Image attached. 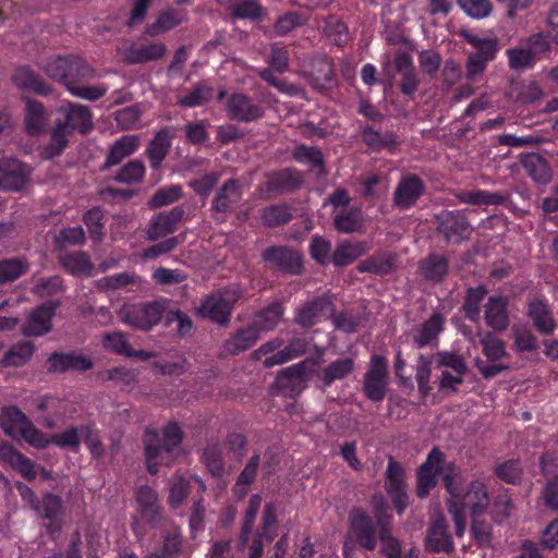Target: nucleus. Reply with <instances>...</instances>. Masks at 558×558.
Instances as JSON below:
<instances>
[{
    "instance_id": "f257e3e1",
    "label": "nucleus",
    "mask_w": 558,
    "mask_h": 558,
    "mask_svg": "<svg viewBox=\"0 0 558 558\" xmlns=\"http://www.w3.org/2000/svg\"><path fill=\"white\" fill-rule=\"evenodd\" d=\"M461 472L450 463L445 469L444 482L448 492V510L456 526L457 536L461 537L466 527V511L472 518L483 514L488 505L489 496L485 484L478 480L462 485Z\"/></svg>"
},
{
    "instance_id": "f03ea898",
    "label": "nucleus",
    "mask_w": 558,
    "mask_h": 558,
    "mask_svg": "<svg viewBox=\"0 0 558 558\" xmlns=\"http://www.w3.org/2000/svg\"><path fill=\"white\" fill-rule=\"evenodd\" d=\"M58 114L51 142L43 153L46 158L61 154L68 144V136L73 131L85 133L93 126L92 113L86 106L68 102L58 109Z\"/></svg>"
},
{
    "instance_id": "7ed1b4c3",
    "label": "nucleus",
    "mask_w": 558,
    "mask_h": 558,
    "mask_svg": "<svg viewBox=\"0 0 558 558\" xmlns=\"http://www.w3.org/2000/svg\"><path fill=\"white\" fill-rule=\"evenodd\" d=\"M182 440V430L177 423H169L162 430V445L156 432H147L144 437L147 468L149 473L156 474L158 468L171 462V451Z\"/></svg>"
},
{
    "instance_id": "20e7f679",
    "label": "nucleus",
    "mask_w": 558,
    "mask_h": 558,
    "mask_svg": "<svg viewBox=\"0 0 558 558\" xmlns=\"http://www.w3.org/2000/svg\"><path fill=\"white\" fill-rule=\"evenodd\" d=\"M166 310L163 302L125 304L118 312L120 320L138 330H149L156 326Z\"/></svg>"
},
{
    "instance_id": "39448f33",
    "label": "nucleus",
    "mask_w": 558,
    "mask_h": 558,
    "mask_svg": "<svg viewBox=\"0 0 558 558\" xmlns=\"http://www.w3.org/2000/svg\"><path fill=\"white\" fill-rule=\"evenodd\" d=\"M47 74L53 80L68 83L93 78L96 71L78 57H57L50 60L46 66Z\"/></svg>"
},
{
    "instance_id": "423d86ee",
    "label": "nucleus",
    "mask_w": 558,
    "mask_h": 558,
    "mask_svg": "<svg viewBox=\"0 0 558 558\" xmlns=\"http://www.w3.org/2000/svg\"><path fill=\"white\" fill-rule=\"evenodd\" d=\"M240 295L241 292L236 287L214 293L202 303L199 313L216 323L225 324L229 320L231 310Z\"/></svg>"
},
{
    "instance_id": "0eeeda50",
    "label": "nucleus",
    "mask_w": 558,
    "mask_h": 558,
    "mask_svg": "<svg viewBox=\"0 0 558 558\" xmlns=\"http://www.w3.org/2000/svg\"><path fill=\"white\" fill-rule=\"evenodd\" d=\"M33 405L40 411L51 412V416L43 421V424L48 428L72 421L77 411L74 402L50 395L34 398Z\"/></svg>"
},
{
    "instance_id": "6e6552de",
    "label": "nucleus",
    "mask_w": 558,
    "mask_h": 558,
    "mask_svg": "<svg viewBox=\"0 0 558 558\" xmlns=\"http://www.w3.org/2000/svg\"><path fill=\"white\" fill-rule=\"evenodd\" d=\"M483 352L493 364H488L482 360H476L475 365L485 378L494 377L495 375L508 369V366L501 363H496L507 355L505 343L493 333H485L481 339Z\"/></svg>"
},
{
    "instance_id": "1a4fd4ad",
    "label": "nucleus",
    "mask_w": 558,
    "mask_h": 558,
    "mask_svg": "<svg viewBox=\"0 0 558 558\" xmlns=\"http://www.w3.org/2000/svg\"><path fill=\"white\" fill-rule=\"evenodd\" d=\"M547 46L545 36L542 34L533 35L525 46L507 50L510 66L515 70L531 66L535 58L546 51Z\"/></svg>"
},
{
    "instance_id": "9d476101",
    "label": "nucleus",
    "mask_w": 558,
    "mask_h": 558,
    "mask_svg": "<svg viewBox=\"0 0 558 558\" xmlns=\"http://www.w3.org/2000/svg\"><path fill=\"white\" fill-rule=\"evenodd\" d=\"M29 178L27 167L16 159H0V190L20 191L24 187Z\"/></svg>"
},
{
    "instance_id": "9b49d317",
    "label": "nucleus",
    "mask_w": 558,
    "mask_h": 558,
    "mask_svg": "<svg viewBox=\"0 0 558 558\" xmlns=\"http://www.w3.org/2000/svg\"><path fill=\"white\" fill-rule=\"evenodd\" d=\"M57 307L58 303L50 301L34 310L27 316L22 329L23 333L29 337H38L49 332L51 329V319Z\"/></svg>"
},
{
    "instance_id": "f8f14e48",
    "label": "nucleus",
    "mask_w": 558,
    "mask_h": 558,
    "mask_svg": "<svg viewBox=\"0 0 558 558\" xmlns=\"http://www.w3.org/2000/svg\"><path fill=\"white\" fill-rule=\"evenodd\" d=\"M442 461V453L438 449H433L427 457V460L422 464L418 471L417 494L420 497L426 496L430 489L436 485V475L438 472L445 474L447 464L440 465Z\"/></svg>"
},
{
    "instance_id": "ddd939ff",
    "label": "nucleus",
    "mask_w": 558,
    "mask_h": 558,
    "mask_svg": "<svg viewBox=\"0 0 558 558\" xmlns=\"http://www.w3.org/2000/svg\"><path fill=\"white\" fill-rule=\"evenodd\" d=\"M387 385V368L383 357L375 356L372 360L371 369L365 379V391L372 400L379 401L384 398Z\"/></svg>"
},
{
    "instance_id": "4468645a",
    "label": "nucleus",
    "mask_w": 558,
    "mask_h": 558,
    "mask_svg": "<svg viewBox=\"0 0 558 558\" xmlns=\"http://www.w3.org/2000/svg\"><path fill=\"white\" fill-rule=\"evenodd\" d=\"M306 379L304 364H295L278 375L277 387L283 395L292 397L304 389Z\"/></svg>"
},
{
    "instance_id": "2eb2a0df",
    "label": "nucleus",
    "mask_w": 558,
    "mask_h": 558,
    "mask_svg": "<svg viewBox=\"0 0 558 558\" xmlns=\"http://www.w3.org/2000/svg\"><path fill=\"white\" fill-rule=\"evenodd\" d=\"M166 52L162 43L149 45L132 44L119 50L120 56L130 63L148 62L161 58Z\"/></svg>"
},
{
    "instance_id": "dca6fc26",
    "label": "nucleus",
    "mask_w": 558,
    "mask_h": 558,
    "mask_svg": "<svg viewBox=\"0 0 558 558\" xmlns=\"http://www.w3.org/2000/svg\"><path fill=\"white\" fill-rule=\"evenodd\" d=\"M541 468L545 475L553 476L543 492L545 505L558 509V458L553 453H545L541 460Z\"/></svg>"
},
{
    "instance_id": "f3484780",
    "label": "nucleus",
    "mask_w": 558,
    "mask_h": 558,
    "mask_svg": "<svg viewBox=\"0 0 558 558\" xmlns=\"http://www.w3.org/2000/svg\"><path fill=\"white\" fill-rule=\"evenodd\" d=\"M31 420L15 405H9L0 412V427L3 433L13 438L20 439Z\"/></svg>"
},
{
    "instance_id": "a211bd4d",
    "label": "nucleus",
    "mask_w": 558,
    "mask_h": 558,
    "mask_svg": "<svg viewBox=\"0 0 558 558\" xmlns=\"http://www.w3.org/2000/svg\"><path fill=\"white\" fill-rule=\"evenodd\" d=\"M269 266L288 272H298L301 269V256L296 251L286 247H272L264 253Z\"/></svg>"
},
{
    "instance_id": "6ab92c4d",
    "label": "nucleus",
    "mask_w": 558,
    "mask_h": 558,
    "mask_svg": "<svg viewBox=\"0 0 558 558\" xmlns=\"http://www.w3.org/2000/svg\"><path fill=\"white\" fill-rule=\"evenodd\" d=\"M227 109L231 118L240 121H253L263 116V109L243 94H233L228 100Z\"/></svg>"
},
{
    "instance_id": "aec40b11",
    "label": "nucleus",
    "mask_w": 558,
    "mask_h": 558,
    "mask_svg": "<svg viewBox=\"0 0 558 558\" xmlns=\"http://www.w3.org/2000/svg\"><path fill=\"white\" fill-rule=\"evenodd\" d=\"M445 318L438 314H433L426 322L417 326L412 332V339L417 348L436 344L438 335L444 327Z\"/></svg>"
},
{
    "instance_id": "412c9836",
    "label": "nucleus",
    "mask_w": 558,
    "mask_h": 558,
    "mask_svg": "<svg viewBox=\"0 0 558 558\" xmlns=\"http://www.w3.org/2000/svg\"><path fill=\"white\" fill-rule=\"evenodd\" d=\"M136 505L141 518L149 523H155L159 518L160 504L156 492L147 486H140L136 492Z\"/></svg>"
},
{
    "instance_id": "4be33fe9",
    "label": "nucleus",
    "mask_w": 558,
    "mask_h": 558,
    "mask_svg": "<svg viewBox=\"0 0 558 558\" xmlns=\"http://www.w3.org/2000/svg\"><path fill=\"white\" fill-rule=\"evenodd\" d=\"M485 320L486 324L497 331H502L507 328L508 313L507 301L500 296H490L485 304Z\"/></svg>"
},
{
    "instance_id": "5701e85b",
    "label": "nucleus",
    "mask_w": 558,
    "mask_h": 558,
    "mask_svg": "<svg viewBox=\"0 0 558 558\" xmlns=\"http://www.w3.org/2000/svg\"><path fill=\"white\" fill-rule=\"evenodd\" d=\"M423 191L424 185L422 181L414 175H408L399 183L396 190V204L403 208L410 207L422 195Z\"/></svg>"
},
{
    "instance_id": "b1692460",
    "label": "nucleus",
    "mask_w": 558,
    "mask_h": 558,
    "mask_svg": "<svg viewBox=\"0 0 558 558\" xmlns=\"http://www.w3.org/2000/svg\"><path fill=\"white\" fill-rule=\"evenodd\" d=\"M183 210L173 208L168 213H162L154 218L148 229V236L150 240H157L171 233L177 223L182 219Z\"/></svg>"
},
{
    "instance_id": "393cba45",
    "label": "nucleus",
    "mask_w": 558,
    "mask_h": 558,
    "mask_svg": "<svg viewBox=\"0 0 558 558\" xmlns=\"http://www.w3.org/2000/svg\"><path fill=\"white\" fill-rule=\"evenodd\" d=\"M48 363L51 372L86 371L93 365L86 356L70 353H53Z\"/></svg>"
},
{
    "instance_id": "a878e982",
    "label": "nucleus",
    "mask_w": 558,
    "mask_h": 558,
    "mask_svg": "<svg viewBox=\"0 0 558 558\" xmlns=\"http://www.w3.org/2000/svg\"><path fill=\"white\" fill-rule=\"evenodd\" d=\"M426 547L430 551H449L452 549V542L447 532V524L444 517L435 519L429 527Z\"/></svg>"
},
{
    "instance_id": "bb28decb",
    "label": "nucleus",
    "mask_w": 558,
    "mask_h": 558,
    "mask_svg": "<svg viewBox=\"0 0 558 558\" xmlns=\"http://www.w3.org/2000/svg\"><path fill=\"white\" fill-rule=\"evenodd\" d=\"M462 35L465 40L476 49L475 54L489 61L495 59L499 50L498 39L495 36L474 32H464Z\"/></svg>"
},
{
    "instance_id": "cd10ccee",
    "label": "nucleus",
    "mask_w": 558,
    "mask_h": 558,
    "mask_svg": "<svg viewBox=\"0 0 558 558\" xmlns=\"http://www.w3.org/2000/svg\"><path fill=\"white\" fill-rule=\"evenodd\" d=\"M35 348L31 341H21L13 344L1 359L3 367H21L29 362Z\"/></svg>"
},
{
    "instance_id": "c85d7f7f",
    "label": "nucleus",
    "mask_w": 558,
    "mask_h": 558,
    "mask_svg": "<svg viewBox=\"0 0 558 558\" xmlns=\"http://www.w3.org/2000/svg\"><path fill=\"white\" fill-rule=\"evenodd\" d=\"M349 195L344 190L336 192L324 206L331 205L335 214V227L342 232L349 231Z\"/></svg>"
},
{
    "instance_id": "c756f323",
    "label": "nucleus",
    "mask_w": 558,
    "mask_h": 558,
    "mask_svg": "<svg viewBox=\"0 0 558 558\" xmlns=\"http://www.w3.org/2000/svg\"><path fill=\"white\" fill-rule=\"evenodd\" d=\"M86 432V425L70 426L63 432L52 435V444L62 450L78 452Z\"/></svg>"
},
{
    "instance_id": "7c9ffc66",
    "label": "nucleus",
    "mask_w": 558,
    "mask_h": 558,
    "mask_svg": "<svg viewBox=\"0 0 558 558\" xmlns=\"http://www.w3.org/2000/svg\"><path fill=\"white\" fill-rule=\"evenodd\" d=\"M260 332L256 326L251 325L245 329H241L235 336L228 340L225 350L230 354H238L251 348L259 338Z\"/></svg>"
},
{
    "instance_id": "2f4dec72",
    "label": "nucleus",
    "mask_w": 558,
    "mask_h": 558,
    "mask_svg": "<svg viewBox=\"0 0 558 558\" xmlns=\"http://www.w3.org/2000/svg\"><path fill=\"white\" fill-rule=\"evenodd\" d=\"M241 198V191L236 181L231 180L223 184V186L217 193L213 208L217 211H228L233 204Z\"/></svg>"
},
{
    "instance_id": "473e14b6",
    "label": "nucleus",
    "mask_w": 558,
    "mask_h": 558,
    "mask_svg": "<svg viewBox=\"0 0 558 558\" xmlns=\"http://www.w3.org/2000/svg\"><path fill=\"white\" fill-rule=\"evenodd\" d=\"M529 315L541 332L551 333L554 331L555 323L545 302L533 301L530 304Z\"/></svg>"
},
{
    "instance_id": "72a5a7b5",
    "label": "nucleus",
    "mask_w": 558,
    "mask_h": 558,
    "mask_svg": "<svg viewBox=\"0 0 558 558\" xmlns=\"http://www.w3.org/2000/svg\"><path fill=\"white\" fill-rule=\"evenodd\" d=\"M138 146V138L135 135H125L119 138L111 147L106 165H118L122 159L135 151Z\"/></svg>"
},
{
    "instance_id": "f704fd0d",
    "label": "nucleus",
    "mask_w": 558,
    "mask_h": 558,
    "mask_svg": "<svg viewBox=\"0 0 558 558\" xmlns=\"http://www.w3.org/2000/svg\"><path fill=\"white\" fill-rule=\"evenodd\" d=\"M171 146V135L168 131L162 130L156 134L147 149L150 166L158 168L165 159L169 147Z\"/></svg>"
},
{
    "instance_id": "c9c22d12",
    "label": "nucleus",
    "mask_w": 558,
    "mask_h": 558,
    "mask_svg": "<svg viewBox=\"0 0 558 558\" xmlns=\"http://www.w3.org/2000/svg\"><path fill=\"white\" fill-rule=\"evenodd\" d=\"M356 534L357 542L361 546L367 549L375 547V536L371 521L363 514L354 513L351 517V531Z\"/></svg>"
},
{
    "instance_id": "e433bc0d",
    "label": "nucleus",
    "mask_w": 558,
    "mask_h": 558,
    "mask_svg": "<svg viewBox=\"0 0 558 558\" xmlns=\"http://www.w3.org/2000/svg\"><path fill=\"white\" fill-rule=\"evenodd\" d=\"M62 266L75 276H92L94 265L84 253H73L62 257Z\"/></svg>"
},
{
    "instance_id": "4c0bfd02",
    "label": "nucleus",
    "mask_w": 558,
    "mask_h": 558,
    "mask_svg": "<svg viewBox=\"0 0 558 558\" xmlns=\"http://www.w3.org/2000/svg\"><path fill=\"white\" fill-rule=\"evenodd\" d=\"M14 84L22 90L48 94L46 85L28 69H19L13 76Z\"/></svg>"
},
{
    "instance_id": "58836bf2",
    "label": "nucleus",
    "mask_w": 558,
    "mask_h": 558,
    "mask_svg": "<svg viewBox=\"0 0 558 558\" xmlns=\"http://www.w3.org/2000/svg\"><path fill=\"white\" fill-rule=\"evenodd\" d=\"M29 268V264L23 258H7L0 260V284L11 282L20 278Z\"/></svg>"
},
{
    "instance_id": "ea45409f",
    "label": "nucleus",
    "mask_w": 558,
    "mask_h": 558,
    "mask_svg": "<svg viewBox=\"0 0 558 558\" xmlns=\"http://www.w3.org/2000/svg\"><path fill=\"white\" fill-rule=\"evenodd\" d=\"M439 218V228L447 239H453L456 235L462 236L469 229L464 218L453 213H442Z\"/></svg>"
},
{
    "instance_id": "a19ab883",
    "label": "nucleus",
    "mask_w": 558,
    "mask_h": 558,
    "mask_svg": "<svg viewBox=\"0 0 558 558\" xmlns=\"http://www.w3.org/2000/svg\"><path fill=\"white\" fill-rule=\"evenodd\" d=\"M26 130L32 135L39 134L46 124V114L41 104L28 101L25 114Z\"/></svg>"
},
{
    "instance_id": "79ce46f5",
    "label": "nucleus",
    "mask_w": 558,
    "mask_h": 558,
    "mask_svg": "<svg viewBox=\"0 0 558 558\" xmlns=\"http://www.w3.org/2000/svg\"><path fill=\"white\" fill-rule=\"evenodd\" d=\"M305 348L306 343L303 340H295L290 345L264 360V366L272 367L293 360L302 354L305 351Z\"/></svg>"
},
{
    "instance_id": "37998d69",
    "label": "nucleus",
    "mask_w": 558,
    "mask_h": 558,
    "mask_svg": "<svg viewBox=\"0 0 558 558\" xmlns=\"http://www.w3.org/2000/svg\"><path fill=\"white\" fill-rule=\"evenodd\" d=\"M258 466L259 458L257 456L252 457L245 465L244 470L239 475L234 485V493L239 498H243L247 494L250 485L256 476Z\"/></svg>"
},
{
    "instance_id": "c03bdc74",
    "label": "nucleus",
    "mask_w": 558,
    "mask_h": 558,
    "mask_svg": "<svg viewBox=\"0 0 558 558\" xmlns=\"http://www.w3.org/2000/svg\"><path fill=\"white\" fill-rule=\"evenodd\" d=\"M183 19L184 15L182 12L175 10H167L159 16L156 23L149 25L146 28V33L150 36H157L162 32H166L180 24Z\"/></svg>"
},
{
    "instance_id": "a18cd8bd",
    "label": "nucleus",
    "mask_w": 558,
    "mask_h": 558,
    "mask_svg": "<svg viewBox=\"0 0 558 558\" xmlns=\"http://www.w3.org/2000/svg\"><path fill=\"white\" fill-rule=\"evenodd\" d=\"M282 317V307L280 304H274L260 312L253 324L259 332L274 329Z\"/></svg>"
},
{
    "instance_id": "49530a36",
    "label": "nucleus",
    "mask_w": 558,
    "mask_h": 558,
    "mask_svg": "<svg viewBox=\"0 0 558 558\" xmlns=\"http://www.w3.org/2000/svg\"><path fill=\"white\" fill-rule=\"evenodd\" d=\"M36 512L50 520L51 522L58 521L63 512V507L60 497L47 494L44 496L40 504L36 507Z\"/></svg>"
},
{
    "instance_id": "de8ad7c7",
    "label": "nucleus",
    "mask_w": 558,
    "mask_h": 558,
    "mask_svg": "<svg viewBox=\"0 0 558 558\" xmlns=\"http://www.w3.org/2000/svg\"><path fill=\"white\" fill-rule=\"evenodd\" d=\"M76 83L77 82H73L72 84L68 83L66 89L77 98L95 101L108 92V86L105 84L80 85Z\"/></svg>"
},
{
    "instance_id": "09e8293b",
    "label": "nucleus",
    "mask_w": 558,
    "mask_h": 558,
    "mask_svg": "<svg viewBox=\"0 0 558 558\" xmlns=\"http://www.w3.org/2000/svg\"><path fill=\"white\" fill-rule=\"evenodd\" d=\"M325 34L330 43L335 45L342 46L349 40V32L345 23L335 16L327 20Z\"/></svg>"
},
{
    "instance_id": "8fccbe9b",
    "label": "nucleus",
    "mask_w": 558,
    "mask_h": 558,
    "mask_svg": "<svg viewBox=\"0 0 558 558\" xmlns=\"http://www.w3.org/2000/svg\"><path fill=\"white\" fill-rule=\"evenodd\" d=\"M102 345L106 350L117 354L126 356H131L133 354V350L126 340V336L120 331L106 333L102 338Z\"/></svg>"
},
{
    "instance_id": "3c124183",
    "label": "nucleus",
    "mask_w": 558,
    "mask_h": 558,
    "mask_svg": "<svg viewBox=\"0 0 558 558\" xmlns=\"http://www.w3.org/2000/svg\"><path fill=\"white\" fill-rule=\"evenodd\" d=\"M301 178L296 172L284 170L268 178V192L283 191L299 185Z\"/></svg>"
},
{
    "instance_id": "603ef678",
    "label": "nucleus",
    "mask_w": 558,
    "mask_h": 558,
    "mask_svg": "<svg viewBox=\"0 0 558 558\" xmlns=\"http://www.w3.org/2000/svg\"><path fill=\"white\" fill-rule=\"evenodd\" d=\"M325 305L326 304L319 300L306 304L299 311L295 317L296 323L303 327H308L316 324L324 311Z\"/></svg>"
},
{
    "instance_id": "864d4df0",
    "label": "nucleus",
    "mask_w": 558,
    "mask_h": 558,
    "mask_svg": "<svg viewBox=\"0 0 558 558\" xmlns=\"http://www.w3.org/2000/svg\"><path fill=\"white\" fill-rule=\"evenodd\" d=\"M486 295V290L483 287L469 289L464 303V311L471 320H478L481 314V303Z\"/></svg>"
},
{
    "instance_id": "5fc2aeb1",
    "label": "nucleus",
    "mask_w": 558,
    "mask_h": 558,
    "mask_svg": "<svg viewBox=\"0 0 558 558\" xmlns=\"http://www.w3.org/2000/svg\"><path fill=\"white\" fill-rule=\"evenodd\" d=\"M386 489L387 493H393L404 489V470L400 463L390 459L386 471Z\"/></svg>"
},
{
    "instance_id": "6e6d98bb",
    "label": "nucleus",
    "mask_w": 558,
    "mask_h": 558,
    "mask_svg": "<svg viewBox=\"0 0 558 558\" xmlns=\"http://www.w3.org/2000/svg\"><path fill=\"white\" fill-rule=\"evenodd\" d=\"M203 460L208 471L216 477L225 474V463L221 457V450L217 446H208L203 453Z\"/></svg>"
},
{
    "instance_id": "4d7b16f0",
    "label": "nucleus",
    "mask_w": 558,
    "mask_h": 558,
    "mask_svg": "<svg viewBox=\"0 0 558 558\" xmlns=\"http://www.w3.org/2000/svg\"><path fill=\"white\" fill-rule=\"evenodd\" d=\"M20 439H24L28 445L37 449H45L52 444V436L50 437L38 429L32 421Z\"/></svg>"
},
{
    "instance_id": "13d9d810",
    "label": "nucleus",
    "mask_w": 558,
    "mask_h": 558,
    "mask_svg": "<svg viewBox=\"0 0 558 558\" xmlns=\"http://www.w3.org/2000/svg\"><path fill=\"white\" fill-rule=\"evenodd\" d=\"M434 359L436 366L439 368L453 372H466V364L464 360L458 354L442 351L436 353Z\"/></svg>"
},
{
    "instance_id": "bf43d9fd",
    "label": "nucleus",
    "mask_w": 558,
    "mask_h": 558,
    "mask_svg": "<svg viewBox=\"0 0 558 558\" xmlns=\"http://www.w3.org/2000/svg\"><path fill=\"white\" fill-rule=\"evenodd\" d=\"M458 4L468 15L474 19H484L492 11L489 0H458Z\"/></svg>"
},
{
    "instance_id": "052dcab7",
    "label": "nucleus",
    "mask_w": 558,
    "mask_h": 558,
    "mask_svg": "<svg viewBox=\"0 0 558 558\" xmlns=\"http://www.w3.org/2000/svg\"><path fill=\"white\" fill-rule=\"evenodd\" d=\"M430 375V361L424 355H421L416 366L415 379L417 383L418 390L423 396L428 395L432 389L429 386Z\"/></svg>"
},
{
    "instance_id": "680f3d73",
    "label": "nucleus",
    "mask_w": 558,
    "mask_h": 558,
    "mask_svg": "<svg viewBox=\"0 0 558 558\" xmlns=\"http://www.w3.org/2000/svg\"><path fill=\"white\" fill-rule=\"evenodd\" d=\"M291 218L288 207L276 205L263 210L262 221L266 226L274 227L286 223Z\"/></svg>"
},
{
    "instance_id": "e2e57ef3",
    "label": "nucleus",
    "mask_w": 558,
    "mask_h": 558,
    "mask_svg": "<svg viewBox=\"0 0 558 558\" xmlns=\"http://www.w3.org/2000/svg\"><path fill=\"white\" fill-rule=\"evenodd\" d=\"M190 482L181 475H175L170 481L169 502L171 507H178L189 493Z\"/></svg>"
},
{
    "instance_id": "0e129e2a",
    "label": "nucleus",
    "mask_w": 558,
    "mask_h": 558,
    "mask_svg": "<svg viewBox=\"0 0 558 558\" xmlns=\"http://www.w3.org/2000/svg\"><path fill=\"white\" fill-rule=\"evenodd\" d=\"M395 265V258L392 255L387 254L377 258H372L359 266L361 271H371L378 275L389 272Z\"/></svg>"
},
{
    "instance_id": "69168bd1",
    "label": "nucleus",
    "mask_w": 558,
    "mask_h": 558,
    "mask_svg": "<svg viewBox=\"0 0 558 558\" xmlns=\"http://www.w3.org/2000/svg\"><path fill=\"white\" fill-rule=\"evenodd\" d=\"M85 232L82 227H71L62 229L59 234L54 236V242L58 246L78 245L84 243Z\"/></svg>"
},
{
    "instance_id": "338daca9",
    "label": "nucleus",
    "mask_w": 558,
    "mask_h": 558,
    "mask_svg": "<svg viewBox=\"0 0 558 558\" xmlns=\"http://www.w3.org/2000/svg\"><path fill=\"white\" fill-rule=\"evenodd\" d=\"M144 173L145 167L143 162L138 160H132L121 169L117 175V180L122 183L131 184L142 180Z\"/></svg>"
},
{
    "instance_id": "774afa93",
    "label": "nucleus",
    "mask_w": 558,
    "mask_h": 558,
    "mask_svg": "<svg viewBox=\"0 0 558 558\" xmlns=\"http://www.w3.org/2000/svg\"><path fill=\"white\" fill-rule=\"evenodd\" d=\"M422 271L426 278L439 280L447 271V263L441 257L432 256L423 262Z\"/></svg>"
}]
</instances>
